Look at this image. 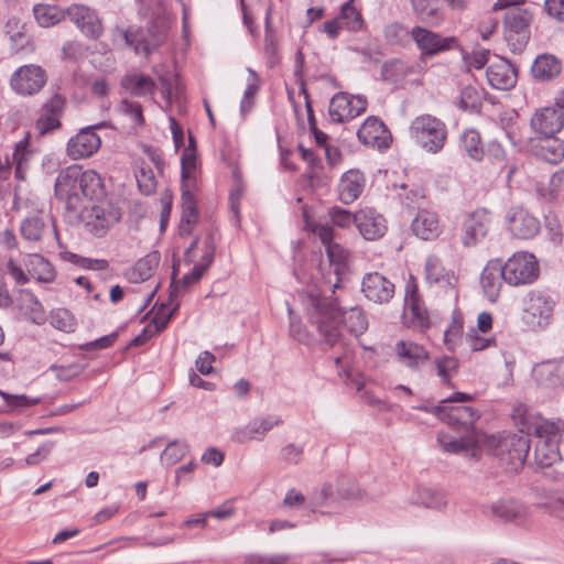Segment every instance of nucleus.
I'll use <instances>...</instances> for the list:
<instances>
[{
	"mask_svg": "<svg viewBox=\"0 0 564 564\" xmlns=\"http://www.w3.org/2000/svg\"><path fill=\"white\" fill-rule=\"evenodd\" d=\"M332 294L326 295L319 289L312 288L302 294V304L307 322L315 330L317 339L330 347L345 346L341 325L355 336L364 334L369 326L368 317L359 306L345 311L339 299Z\"/></svg>",
	"mask_w": 564,
	"mask_h": 564,
	"instance_id": "f257e3e1",
	"label": "nucleus"
},
{
	"mask_svg": "<svg viewBox=\"0 0 564 564\" xmlns=\"http://www.w3.org/2000/svg\"><path fill=\"white\" fill-rule=\"evenodd\" d=\"M519 433H508L503 436L487 435L474 432L465 437H455L447 433H438L437 441L445 452L460 454L468 458L478 459L482 451L499 457L513 469L522 466L530 451V435L518 426Z\"/></svg>",
	"mask_w": 564,
	"mask_h": 564,
	"instance_id": "f03ea898",
	"label": "nucleus"
},
{
	"mask_svg": "<svg viewBox=\"0 0 564 564\" xmlns=\"http://www.w3.org/2000/svg\"><path fill=\"white\" fill-rule=\"evenodd\" d=\"M512 420L527 434H533L538 441L534 447V463L546 468L561 460L558 449L562 422H550L527 404H518L512 412Z\"/></svg>",
	"mask_w": 564,
	"mask_h": 564,
	"instance_id": "7ed1b4c3",
	"label": "nucleus"
},
{
	"mask_svg": "<svg viewBox=\"0 0 564 564\" xmlns=\"http://www.w3.org/2000/svg\"><path fill=\"white\" fill-rule=\"evenodd\" d=\"M101 192V177L95 171H83L78 164L62 170L55 181V196L70 212L79 210L84 199H94Z\"/></svg>",
	"mask_w": 564,
	"mask_h": 564,
	"instance_id": "20e7f679",
	"label": "nucleus"
},
{
	"mask_svg": "<svg viewBox=\"0 0 564 564\" xmlns=\"http://www.w3.org/2000/svg\"><path fill=\"white\" fill-rule=\"evenodd\" d=\"M409 132L420 148L432 154L442 151L447 140L446 124L429 113L415 117L410 124Z\"/></svg>",
	"mask_w": 564,
	"mask_h": 564,
	"instance_id": "39448f33",
	"label": "nucleus"
},
{
	"mask_svg": "<svg viewBox=\"0 0 564 564\" xmlns=\"http://www.w3.org/2000/svg\"><path fill=\"white\" fill-rule=\"evenodd\" d=\"M23 263L26 273L13 259H10L7 263L8 272L19 284L29 282L30 276L34 278L40 283H52L56 278V271L53 264L39 253L26 254Z\"/></svg>",
	"mask_w": 564,
	"mask_h": 564,
	"instance_id": "423d86ee",
	"label": "nucleus"
},
{
	"mask_svg": "<svg viewBox=\"0 0 564 564\" xmlns=\"http://www.w3.org/2000/svg\"><path fill=\"white\" fill-rule=\"evenodd\" d=\"M507 9L503 19L505 39L513 53L521 52L530 39L532 13L519 4Z\"/></svg>",
	"mask_w": 564,
	"mask_h": 564,
	"instance_id": "0eeeda50",
	"label": "nucleus"
},
{
	"mask_svg": "<svg viewBox=\"0 0 564 564\" xmlns=\"http://www.w3.org/2000/svg\"><path fill=\"white\" fill-rule=\"evenodd\" d=\"M501 275L513 286L530 284L539 276L538 261L531 253L517 252L501 267Z\"/></svg>",
	"mask_w": 564,
	"mask_h": 564,
	"instance_id": "6e6552de",
	"label": "nucleus"
},
{
	"mask_svg": "<svg viewBox=\"0 0 564 564\" xmlns=\"http://www.w3.org/2000/svg\"><path fill=\"white\" fill-rule=\"evenodd\" d=\"M20 234L28 242L50 246L52 241H59L54 221L40 210L26 216L21 221Z\"/></svg>",
	"mask_w": 564,
	"mask_h": 564,
	"instance_id": "1a4fd4ad",
	"label": "nucleus"
},
{
	"mask_svg": "<svg viewBox=\"0 0 564 564\" xmlns=\"http://www.w3.org/2000/svg\"><path fill=\"white\" fill-rule=\"evenodd\" d=\"M554 306L550 295L533 291L525 301L522 319L531 328L544 329L553 319Z\"/></svg>",
	"mask_w": 564,
	"mask_h": 564,
	"instance_id": "9d476101",
	"label": "nucleus"
},
{
	"mask_svg": "<svg viewBox=\"0 0 564 564\" xmlns=\"http://www.w3.org/2000/svg\"><path fill=\"white\" fill-rule=\"evenodd\" d=\"M492 223V215L486 208L469 213L460 227V242L465 248L479 245L487 237Z\"/></svg>",
	"mask_w": 564,
	"mask_h": 564,
	"instance_id": "9b49d317",
	"label": "nucleus"
},
{
	"mask_svg": "<svg viewBox=\"0 0 564 564\" xmlns=\"http://www.w3.org/2000/svg\"><path fill=\"white\" fill-rule=\"evenodd\" d=\"M432 412L452 429L466 431V436L475 432L474 424L479 419L478 410L470 405H436Z\"/></svg>",
	"mask_w": 564,
	"mask_h": 564,
	"instance_id": "f8f14e48",
	"label": "nucleus"
},
{
	"mask_svg": "<svg viewBox=\"0 0 564 564\" xmlns=\"http://www.w3.org/2000/svg\"><path fill=\"white\" fill-rule=\"evenodd\" d=\"M47 75L40 65L28 64L19 67L10 78L13 91L21 96H33L46 84Z\"/></svg>",
	"mask_w": 564,
	"mask_h": 564,
	"instance_id": "ddd939ff",
	"label": "nucleus"
},
{
	"mask_svg": "<svg viewBox=\"0 0 564 564\" xmlns=\"http://www.w3.org/2000/svg\"><path fill=\"white\" fill-rule=\"evenodd\" d=\"M367 105L364 96L337 93L329 101L328 116L333 122H345L364 113Z\"/></svg>",
	"mask_w": 564,
	"mask_h": 564,
	"instance_id": "4468645a",
	"label": "nucleus"
},
{
	"mask_svg": "<svg viewBox=\"0 0 564 564\" xmlns=\"http://www.w3.org/2000/svg\"><path fill=\"white\" fill-rule=\"evenodd\" d=\"M104 126L102 123L86 127L72 137L66 147L67 155L73 160H80L91 156L101 145V139L96 133V129Z\"/></svg>",
	"mask_w": 564,
	"mask_h": 564,
	"instance_id": "2eb2a0df",
	"label": "nucleus"
},
{
	"mask_svg": "<svg viewBox=\"0 0 564 564\" xmlns=\"http://www.w3.org/2000/svg\"><path fill=\"white\" fill-rule=\"evenodd\" d=\"M361 292L373 303H388L394 294V284L378 272L367 273L361 282Z\"/></svg>",
	"mask_w": 564,
	"mask_h": 564,
	"instance_id": "dca6fc26",
	"label": "nucleus"
},
{
	"mask_svg": "<svg viewBox=\"0 0 564 564\" xmlns=\"http://www.w3.org/2000/svg\"><path fill=\"white\" fill-rule=\"evenodd\" d=\"M66 105L65 98L55 93L42 106L40 117L35 122V128L40 134H46L61 127V117Z\"/></svg>",
	"mask_w": 564,
	"mask_h": 564,
	"instance_id": "f3484780",
	"label": "nucleus"
},
{
	"mask_svg": "<svg viewBox=\"0 0 564 564\" xmlns=\"http://www.w3.org/2000/svg\"><path fill=\"white\" fill-rule=\"evenodd\" d=\"M403 317L409 327L423 329L430 325L427 311L419 297L415 284L406 285Z\"/></svg>",
	"mask_w": 564,
	"mask_h": 564,
	"instance_id": "a211bd4d",
	"label": "nucleus"
},
{
	"mask_svg": "<svg viewBox=\"0 0 564 564\" xmlns=\"http://www.w3.org/2000/svg\"><path fill=\"white\" fill-rule=\"evenodd\" d=\"M67 19L86 36L97 39L102 33V25L96 12L82 4H73L66 9Z\"/></svg>",
	"mask_w": 564,
	"mask_h": 564,
	"instance_id": "6ab92c4d",
	"label": "nucleus"
},
{
	"mask_svg": "<svg viewBox=\"0 0 564 564\" xmlns=\"http://www.w3.org/2000/svg\"><path fill=\"white\" fill-rule=\"evenodd\" d=\"M531 128L543 137H554L564 127V111L554 107H544L531 118Z\"/></svg>",
	"mask_w": 564,
	"mask_h": 564,
	"instance_id": "aec40b11",
	"label": "nucleus"
},
{
	"mask_svg": "<svg viewBox=\"0 0 564 564\" xmlns=\"http://www.w3.org/2000/svg\"><path fill=\"white\" fill-rule=\"evenodd\" d=\"M358 140L377 149H386L390 145L391 135L386 124L377 117H369L357 131Z\"/></svg>",
	"mask_w": 564,
	"mask_h": 564,
	"instance_id": "412c9836",
	"label": "nucleus"
},
{
	"mask_svg": "<svg viewBox=\"0 0 564 564\" xmlns=\"http://www.w3.org/2000/svg\"><path fill=\"white\" fill-rule=\"evenodd\" d=\"M511 235L518 239H531L540 231V221L523 208H512L508 214Z\"/></svg>",
	"mask_w": 564,
	"mask_h": 564,
	"instance_id": "4be33fe9",
	"label": "nucleus"
},
{
	"mask_svg": "<svg viewBox=\"0 0 564 564\" xmlns=\"http://www.w3.org/2000/svg\"><path fill=\"white\" fill-rule=\"evenodd\" d=\"M397 361L411 369H421L429 360V352L422 346L412 340H399L394 346Z\"/></svg>",
	"mask_w": 564,
	"mask_h": 564,
	"instance_id": "5701e85b",
	"label": "nucleus"
},
{
	"mask_svg": "<svg viewBox=\"0 0 564 564\" xmlns=\"http://www.w3.org/2000/svg\"><path fill=\"white\" fill-rule=\"evenodd\" d=\"M411 35L424 55H435L446 51L456 41L455 37H442L440 34L420 26L413 28Z\"/></svg>",
	"mask_w": 564,
	"mask_h": 564,
	"instance_id": "b1692460",
	"label": "nucleus"
},
{
	"mask_svg": "<svg viewBox=\"0 0 564 564\" xmlns=\"http://www.w3.org/2000/svg\"><path fill=\"white\" fill-rule=\"evenodd\" d=\"M486 76L489 85L495 89L508 90L513 88L517 83V70L505 58L492 62L486 70Z\"/></svg>",
	"mask_w": 564,
	"mask_h": 564,
	"instance_id": "393cba45",
	"label": "nucleus"
},
{
	"mask_svg": "<svg viewBox=\"0 0 564 564\" xmlns=\"http://www.w3.org/2000/svg\"><path fill=\"white\" fill-rule=\"evenodd\" d=\"M281 424L282 420L280 416L269 415L267 417H256L245 427L237 430L232 438L238 443H245L251 440L262 441L268 432Z\"/></svg>",
	"mask_w": 564,
	"mask_h": 564,
	"instance_id": "a878e982",
	"label": "nucleus"
},
{
	"mask_svg": "<svg viewBox=\"0 0 564 564\" xmlns=\"http://www.w3.org/2000/svg\"><path fill=\"white\" fill-rule=\"evenodd\" d=\"M366 186V177L359 170L351 169L345 172L338 183L337 193L339 200L349 205L357 200Z\"/></svg>",
	"mask_w": 564,
	"mask_h": 564,
	"instance_id": "bb28decb",
	"label": "nucleus"
},
{
	"mask_svg": "<svg viewBox=\"0 0 564 564\" xmlns=\"http://www.w3.org/2000/svg\"><path fill=\"white\" fill-rule=\"evenodd\" d=\"M489 509L494 519L505 523H521L528 517L527 507L511 498L498 499L490 505Z\"/></svg>",
	"mask_w": 564,
	"mask_h": 564,
	"instance_id": "cd10ccee",
	"label": "nucleus"
},
{
	"mask_svg": "<svg viewBox=\"0 0 564 564\" xmlns=\"http://www.w3.org/2000/svg\"><path fill=\"white\" fill-rule=\"evenodd\" d=\"M356 227L366 240H377L387 230L384 218L372 208L358 210Z\"/></svg>",
	"mask_w": 564,
	"mask_h": 564,
	"instance_id": "c85d7f7f",
	"label": "nucleus"
},
{
	"mask_svg": "<svg viewBox=\"0 0 564 564\" xmlns=\"http://www.w3.org/2000/svg\"><path fill=\"white\" fill-rule=\"evenodd\" d=\"M120 218V210L111 205L94 206L89 214L87 226L94 235L100 237L107 231L108 228L117 224Z\"/></svg>",
	"mask_w": 564,
	"mask_h": 564,
	"instance_id": "c756f323",
	"label": "nucleus"
},
{
	"mask_svg": "<svg viewBox=\"0 0 564 564\" xmlns=\"http://www.w3.org/2000/svg\"><path fill=\"white\" fill-rule=\"evenodd\" d=\"M120 87L126 94L132 97H152L156 85L149 75L140 72H131L121 78Z\"/></svg>",
	"mask_w": 564,
	"mask_h": 564,
	"instance_id": "7c9ffc66",
	"label": "nucleus"
},
{
	"mask_svg": "<svg viewBox=\"0 0 564 564\" xmlns=\"http://www.w3.org/2000/svg\"><path fill=\"white\" fill-rule=\"evenodd\" d=\"M425 278L430 284H436L444 290H454L457 279L452 271H447L438 257L429 256L425 262Z\"/></svg>",
	"mask_w": 564,
	"mask_h": 564,
	"instance_id": "2f4dec72",
	"label": "nucleus"
},
{
	"mask_svg": "<svg viewBox=\"0 0 564 564\" xmlns=\"http://www.w3.org/2000/svg\"><path fill=\"white\" fill-rule=\"evenodd\" d=\"M411 228L413 234L423 240H432L441 232L437 215L424 209L416 214Z\"/></svg>",
	"mask_w": 564,
	"mask_h": 564,
	"instance_id": "473e14b6",
	"label": "nucleus"
},
{
	"mask_svg": "<svg viewBox=\"0 0 564 564\" xmlns=\"http://www.w3.org/2000/svg\"><path fill=\"white\" fill-rule=\"evenodd\" d=\"M532 151L539 159L551 164L560 163L564 158V144L554 137H544L532 145Z\"/></svg>",
	"mask_w": 564,
	"mask_h": 564,
	"instance_id": "72a5a7b5",
	"label": "nucleus"
},
{
	"mask_svg": "<svg viewBox=\"0 0 564 564\" xmlns=\"http://www.w3.org/2000/svg\"><path fill=\"white\" fill-rule=\"evenodd\" d=\"M562 64L554 55H539L531 68L534 78L540 80H551L560 75Z\"/></svg>",
	"mask_w": 564,
	"mask_h": 564,
	"instance_id": "f704fd0d",
	"label": "nucleus"
},
{
	"mask_svg": "<svg viewBox=\"0 0 564 564\" xmlns=\"http://www.w3.org/2000/svg\"><path fill=\"white\" fill-rule=\"evenodd\" d=\"M182 189V218L181 230L185 234L192 231L191 225L196 223L198 210L196 207L195 189L196 187H181Z\"/></svg>",
	"mask_w": 564,
	"mask_h": 564,
	"instance_id": "c9c22d12",
	"label": "nucleus"
},
{
	"mask_svg": "<svg viewBox=\"0 0 564 564\" xmlns=\"http://www.w3.org/2000/svg\"><path fill=\"white\" fill-rule=\"evenodd\" d=\"M501 280H503L501 275V267L487 265L482 270L480 278L481 288L486 297L490 302H495L498 299L502 285Z\"/></svg>",
	"mask_w": 564,
	"mask_h": 564,
	"instance_id": "e433bc0d",
	"label": "nucleus"
},
{
	"mask_svg": "<svg viewBox=\"0 0 564 564\" xmlns=\"http://www.w3.org/2000/svg\"><path fill=\"white\" fill-rule=\"evenodd\" d=\"M33 14L39 25L43 28L53 26L67 18L66 9L48 3L35 4Z\"/></svg>",
	"mask_w": 564,
	"mask_h": 564,
	"instance_id": "4c0bfd02",
	"label": "nucleus"
},
{
	"mask_svg": "<svg viewBox=\"0 0 564 564\" xmlns=\"http://www.w3.org/2000/svg\"><path fill=\"white\" fill-rule=\"evenodd\" d=\"M20 308L23 314L33 323L42 324L45 322V312L37 297L29 290L20 292Z\"/></svg>",
	"mask_w": 564,
	"mask_h": 564,
	"instance_id": "58836bf2",
	"label": "nucleus"
},
{
	"mask_svg": "<svg viewBox=\"0 0 564 564\" xmlns=\"http://www.w3.org/2000/svg\"><path fill=\"white\" fill-rule=\"evenodd\" d=\"M460 145L471 160L480 162L484 159L485 150L478 130L466 129L460 135Z\"/></svg>",
	"mask_w": 564,
	"mask_h": 564,
	"instance_id": "ea45409f",
	"label": "nucleus"
},
{
	"mask_svg": "<svg viewBox=\"0 0 564 564\" xmlns=\"http://www.w3.org/2000/svg\"><path fill=\"white\" fill-rule=\"evenodd\" d=\"M196 149L187 147L181 158V187H196Z\"/></svg>",
	"mask_w": 564,
	"mask_h": 564,
	"instance_id": "a19ab883",
	"label": "nucleus"
},
{
	"mask_svg": "<svg viewBox=\"0 0 564 564\" xmlns=\"http://www.w3.org/2000/svg\"><path fill=\"white\" fill-rule=\"evenodd\" d=\"M410 502L430 509H441L446 505L445 496L430 488L419 489L410 498Z\"/></svg>",
	"mask_w": 564,
	"mask_h": 564,
	"instance_id": "79ce46f5",
	"label": "nucleus"
},
{
	"mask_svg": "<svg viewBox=\"0 0 564 564\" xmlns=\"http://www.w3.org/2000/svg\"><path fill=\"white\" fill-rule=\"evenodd\" d=\"M325 251L329 260V264L333 268V272L335 275H337V280L334 283L333 288L338 289V275H340L346 270L347 251L339 243H336L334 241L325 246Z\"/></svg>",
	"mask_w": 564,
	"mask_h": 564,
	"instance_id": "37998d69",
	"label": "nucleus"
},
{
	"mask_svg": "<svg viewBox=\"0 0 564 564\" xmlns=\"http://www.w3.org/2000/svg\"><path fill=\"white\" fill-rule=\"evenodd\" d=\"M535 381L544 387H554L560 382V368L556 364L547 361L536 365L532 370Z\"/></svg>",
	"mask_w": 564,
	"mask_h": 564,
	"instance_id": "c03bdc74",
	"label": "nucleus"
},
{
	"mask_svg": "<svg viewBox=\"0 0 564 564\" xmlns=\"http://www.w3.org/2000/svg\"><path fill=\"white\" fill-rule=\"evenodd\" d=\"M159 260L156 252L138 260L131 272V281L137 283L150 279L159 265Z\"/></svg>",
	"mask_w": 564,
	"mask_h": 564,
	"instance_id": "a18cd8bd",
	"label": "nucleus"
},
{
	"mask_svg": "<svg viewBox=\"0 0 564 564\" xmlns=\"http://www.w3.org/2000/svg\"><path fill=\"white\" fill-rule=\"evenodd\" d=\"M410 73V67L400 59L386 62L381 68L382 80L389 84H398Z\"/></svg>",
	"mask_w": 564,
	"mask_h": 564,
	"instance_id": "49530a36",
	"label": "nucleus"
},
{
	"mask_svg": "<svg viewBox=\"0 0 564 564\" xmlns=\"http://www.w3.org/2000/svg\"><path fill=\"white\" fill-rule=\"evenodd\" d=\"M122 36L126 43L129 46H133L135 53H143L149 55L151 53L152 46L158 44L156 42H149L143 33L139 29L129 28L128 30L122 32Z\"/></svg>",
	"mask_w": 564,
	"mask_h": 564,
	"instance_id": "de8ad7c7",
	"label": "nucleus"
},
{
	"mask_svg": "<svg viewBox=\"0 0 564 564\" xmlns=\"http://www.w3.org/2000/svg\"><path fill=\"white\" fill-rule=\"evenodd\" d=\"M343 26L350 31H359L362 28L364 20L360 12L354 7L352 0L343 4L338 17Z\"/></svg>",
	"mask_w": 564,
	"mask_h": 564,
	"instance_id": "09e8293b",
	"label": "nucleus"
},
{
	"mask_svg": "<svg viewBox=\"0 0 564 564\" xmlns=\"http://www.w3.org/2000/svg\"><path fill=\"white\" fill-rule=\"evenodd\" d=\"M189 451L186 443L178 441L170 442L161 454V462L167 466L178 463Z\"/></svg>",
	"mask_w": 564,
	"mask_h": 564,
	"instance_id": "8fccbe9b",
	"label": "nucleus"
},
{
	"mask_svg": "<svg viewBox=\"0 0 564 564\" xmlns=\"http://www.w3.org/2000/svg\"><path fill=\"white\" fill-rule=\"evenodd\" d=\"M204 272L205 265L195 264L189 273L185 274L177 282H172L171 286L173 288V290L170 294V300L173 301V299L177 296L181 291H185L191 284L199 281Z\"/></svg>",
	"mask_w": 564,
	"mask_h": 564,
	"instance_id": "3c124183",
	"label": "nucleus"
},
{
	"mask_svg": "<svg viewBox=\"0 0 564 564\" xmlns=\"http://www.w3.org/2000/svg\"><path fill=\"white\" fill-rule=\"evenodd\" d=\"M135 180L143 195L148 196L155 192L156 181L151 167L141 165L135 172Z\"/></svg>",
	"mask_w": 564,
	"mask_h": 564,
	"instance_id": "603ef678",
	"label": "nucleus"
},
{
	"mask_svg": "<svg viewBox=\"0 0 564 564\" xmlns=\"http://www.w3.org/2000/svg\"><path fill=\"white\" fill-rule=\"evenodd\" d=\"M303 70H304V55H303L302 51H297L295 54L294 76L297 79L300 93L304 95L307 117H311V115H314V111H313V108H312V105L310 101V96H308V91L306 89L305 82L303 79Z\"/></svg>",
	"mask_w": 564,
	"mask_h": 564,
	"instance_id": "864d4df0",
	"label": "nucleus"
},
{
	"mask_svg": "<svg viewBox=\"0 0 564 564\" xmlns=\"http://www.w3.org/2000/svg\"><path fill=\"white\" fill-rule=\"evenodd\" d=\"M328 216L335 226L348 228L351 225L356 226L358 212L354 214L341 207L334 206L328 209Z\"/></svg>",
	"mask_w": 564,
	"mask_h": 564,
	"instance_id": "5fc2aeb1",
	"label": "nucleus"
},
{
	"mask_svg": "<svg viewBox=\"0 0 564 564\" xmlns=\"http://www.w3.org/2000/svg\"><path fill=\"white\" fill-rule=\"evenodd\" d=\"M436 2V0H411L414 12L422 21H432L437 17Z\"/></svg>",
	"mask_w": 564,
	"mask_h": 564,
	"instance_id": "6e6d98bb",
	"label": "nucleus"
},
{
	"mask_svg": "<svg viewBox=\"0 0 564 564\" xmlns=\"http://www.w3.org/2000/svg\"><path fill=\"white\" fill-rule=\"evenodd\" d=\"M457 368L458 361L453 357L444 356L435 360L436 372L445 384H451V376L457 371Z\"/></svg>",
	"mask_w": 564,
	"mask_h": 564,
	"instance_id": "4d7b16f0",
	"label": "nucleus"
},
{
	"mask_svg": "<svg viewBox=\"0 0 564 564\" xmlns=\"http://www.w3.org/2000/svg\"><path fill=\"white\" fill-rule=\"evenodd\" d=\"M481 105L479 91L473 86H466L460 91L459 107L463 110L476 111Z\"/></svg>",
	"mask_w": 564,
	"mask_h": 564,
	"instance_id": "13d9d810",
	"label": "nucleus"
},
{
	"mask_svg": "<svg viewBox=\"0 0 564 564\" xmlns=\"http://www.w3.org/2000/svg\"><path fill=\"white\" fill-rule=\"evenodd\" d=\"M248 72L252 79L249 82L245 90L243 98L240 102V111L242 115L247 113L251 109L253 105V98L259 90V78L257 73L251 68H248Z\"/></svg>",
	"mask_w": 564,
	"mask_h": 564,
	"instance_id": "bf43d9fd",
	"label": "nucleus"
},
{
	"mask_svg": "<svg viewBox=\"0 0 564 564\" xmlns=\"http://www.w3.org/2000/svg\"><path fill=\"white\" fill-rule=\"evenodd\" d=\"M0 395L6 401L7 405L12 410H22L24 408L34 405L40 402L37 398H29L25 394H10L0 390Z\"/></svg>",
	"mask_w": 564,
	"mask_h": 564,
	"instance_id": "052dcab7",
	"label": "nucleus"
},
{
	"mask_svg": "<svg viewBox=\"0 0 564 564\" xmlns=\"http://www.w3.org/2000/svg\"><path fill=\"white\" fill-rule=\"evenodd\" d=\"M463 336V322L459 318H453L452 323L444 332V343L448 349L453 350Z\"/></svg>",
	"mask_w": 564,
	"mask_h": 564,
	"instance_id": "680f3d73",
	"label": "nucleus"
},
{
	"mask_svg": "<svg viewBox=\"0 0 564 564\" xmlns=\"http://www.w3.org/2000/svg\"><path fill=\"white\" fill-rule=\"evenodd\" d=\"M306 228L321 240L324 247L334 241V229L328 224L306 221Z\"/></svg>",
	"mask_w": 564,
	"mask_h": 564,
	"instance_id": "e2e57ef3",
	"label": "nucleus"
},
{
	"mask_svg": "<svg viewBox=\"0 0 564 564\" xmlns=\"http://www.w3.org/2000/svg\"><path fill=\"white\" fill-rule=\"evenodd\" d=\"M176 308H177V304L169 312H165L166 306L164 304H162L161 310L154 315L151 323L148 325V326H151V329L154 335H156L158 333L165 329V327L167 326V324H169L172 315L176 311Z\"/></svg>",
	"mask_w": 564,
	"mask_h": 564,
	"instance_id": "0e129e2a",
	"label": "nucleus"
},
{
	"mask_svg": "<svg viewBox=\"0 0 564 564\" xmlns=\"http://www.w3.org/2000/svg\"><path fill=\"white\" fill-rule=\"evenodd\" d=\"M70 260L83 269L102 271L108 269L109 263L105 259H90L72 253Z\"/></svg>",
	"mask_w": 564,
	"mask_h": 564,
	"instance_id": "69168bd1",
	"label": "nucleus"
},
{
	"mask_svg": "<svg viewBox=\"0 0 564 564\" xmlns=\"http://www.w3.org/2000/svg\"><path fill=\"white\" fill-rule=\"evenodd\" d=\"M120 110L128 115L138 126L144 124V118L142 112V106L139 102L123 99L120 105Z\"/></svg>",
	"mask_w": 564,
	"mask_h": 564,
	"instance_id": "338daca9",
	"label": "nucleus"
},
{
	"mask_svg": "<svg viewBox=\"0 0 564 564\" xmlns=\"http://www.w3.org/2000/svg\"><path fill=\"white\" fill-rule=\"evenodd\" d=\"M337 491L339 497L344 499H357L362 497V491L359 486L355 481L346 478L339 480Z\"/></svg>",
	"mask_w": 564,
	"mask_h": 564,
	"instance_id": "774afa93",
	"label": "nucleus"
}]
</instances>
